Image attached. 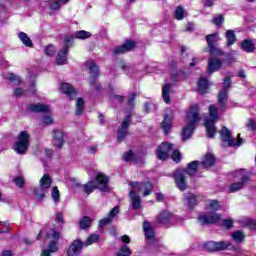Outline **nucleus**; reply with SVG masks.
Listing matches in <instances>:
<instances>
[{
	"label": "nucleus",
	"instance_id": "obj_44",
	"mask_svg": "<svg viewBox=\"0 0 256 256\" xmlns=\"http://www.w3.org/2000/svg\"><path fill=\"white\" fill-rule=\"evenodd\" d=\"M51 197L54 203H59V201H61V194L59 193V188L57 187L52 188Z\"/></svg>",
	"mask_w": 256,
	"mask_h": 256
},
{
	"label": "nucleus",
	"instance_id": "obj_50",
	"mask_svg": "<svg viewBox=\"0 0 256 256\" xmlns=\"http://www.w3.org/2000/svg\"><path fill=\"white\" fill-rule=\"evenodd\" d=\"M45 54L48 55V57H53L55 55V46L53 45H48L44 49Z\"/></svg>",
	"mask_w": 256,
	"mask_h": 256
},
{
	"label": "nucleus",
	"instance_id": "obj_41",
	"mask_svg": "<svg viewBox=\"0 0 256 256\" xmlns=\"http://www.w3.org/2000/svg\"><path fill=\"white\" fill-rule=\"evenodd\" d=\"M6 79H8V81H10V83H13V85H20V83H22L21 77L15 75L13 73L7 74Z\"/></svg>",
	"mask_w": 256,
	"mask_h": 256
},
{
	"label": "nucleus",
	"instance_id": "obj_62",
	"mask_svg": "<svg viewBox=\"0 0 256 256\" xmlns=\"http://www.w3.org/2000/svg\"><path fill=\"white\" fill-rule=\"evenodd\" d=\"M205 7H213V0H203Z\"/></svg>",
	"mask_w": 256,
	"mask_h": 256
},
{
	"label": "nucleus",
	"instance_id": "obj_7",
	"mask_svg": "<svg viewBox=\"0 0 256 256\" xmlns=\"http://www.w3.org/2000/svg\"><path fill=\"white\" fill-rule=\"evenodd\" d=\"M129 185L131 187L130 191H134L136 195L137 193H142L143 197H149L153 193V184L151 182L131 181Z\"/></svg>",
	"mask_w": 256,
	"mask_h": 256
},
{
	"label": "nucleus",
	"instance_id": "obj_58",
	"mask_svg": "<svg viewBox=\"0 0 256 256\" xmlns=\"http://www.w3.org/2000/svg\"><path fill=\"white\" fill-rule=\"evenodd\" d=\"M246 127H248L251 131H256V122L254 120H249Z\"/></svg>",
	"mask_w": 256,
	"mask_h": 256
},
{
	"label": "nucleus",
	"instance_id": "obj_22",
	"mask_svg": "<svg viewBox=\"0 0 256 256\" xmlns=\"http://www.w3.org/2000/svg\"><path fill=\"white\" fill-rule=\"evenodd\" d=\"M129 197L131 199L132 209H141V196L135 193V190H130Z\"/></svg>",
	"mask_w": 256,
	"mask_h": 256
},
{
	"label": "nucleus",
	"instance_id": "obj_32",
	"mask_svg": "<svg viewBox=\"0 0 256 256\" xmlns=\"http://www.w3.org/2000/svg\"><path fill=\"white\" fill-rule=\"evenodd\" d=\"M171 220V213L169 211H162L159 215H158V223H161L162 225H167V223H169V221Z\"/></svg>",
	"mask_w": 256,
	"mask_h": 256
},
{
	"label": "nucleus",
	"instance_id": "obj_21",
	"mask_svg": "<svg viewBox=\"0 0 256 256\" xmlns=\"http://www.w3.org/2000/svg\"><path fill=\"white\" fill-rule=\"evenodd\" d=\"M64 134L61 130H55L54 136H53V145L57 147V149H61L63 147V143H65L64 140Z\"/></svg>",
	"mask_w": 256,
	"mask_h": 256
},
{
	"label": "nucleus",
	"instance_id": "obj_59",
	"mask_svg": "<svg viewBox=\"0 0 256 256\" xmlns=\"http://www.w3.org/2000/svg\"><path fill=\"white\" fill-rule=\"evenodd\" d=\"M137 97L136 93H132L130 95V98L128 99V105H130L131 107H133V105H135V98Z\"/></svg>",
	"mask_w": 256,
	"mask_h": 256
},
{
	"label": "nucleus",
	"instance_id": "obj_30",
	"mask_svg": "<svg viewBox=\"0 0 256 256\" xmlns=\"http://www.w3.org/2000/svg\"><path fill=\"white\" fill-rule=\"evenodd\" d=\"M187 10L181 6H177L174 11V17L177 21H183L187 17Z\"/></svg>",
	"mask_w": 256,
	"mask_h": 256
},
{
	"label": "nucleus",
	"instance_id": "obj_2",
	"mask_svg": "<svg viewBox=\"0 0 256 256\" xmlns=\"http://www.w3.org/2000/svg\"><path fill=\"white\" fill-rule=\"evenodd\" d=\"M186 126L182 130V139L183 141L189 139L191 135H193V131H195V127H197V123L201 121V117L199 116V106L194 104L190 106L186 114Z\"/></svg>",
	"mask_w": 256,
	"mask_h": 256
},
{
	"label": "nucleus",
	"instance_id": "obj_49",
	"mask_svg": "<svg viewBox=\"0 0 256 256\" xmlns=\"http://www.w3.org/2000/svg\"><path fill=\"white\" fill-rule=\"evenodd\" d=\"M118 67H119L120 69H122V71H124V73H126V75H129V71L131 70V66L126 65L125 62H123V61L120 60V61L118 62Z\"/></svg>",
	"mask_w": 256,
	"mask_h": 256
},
{
	"label": "nucleus",
	"instance_id": "obj_53",
	"mask_svg": "<svg viewBox=\"0 0 256 256\" xmlns=\"http://www.w3.org/2000/svg\"><path fill=\"white\" fill-rule=\"evenodd\" d=\"M14 183L17 187H23V185H25V180L23 179V177L18 176L16 178H14Z\"/></svg>",
	"mask_w": 256,
	"mask_h": 256
},
{
	"label": "nucleus",
	"instance_id": "obj_31",
	"mask_svg": "<svg viewBox=\"0 0 256 256\" xmlns=\"http://www.w3.org/2000/svg\"><path fill=\"white\" fill-rule=\"evenodd\" d=\"M171 123H173V116L166 115L164 121L162 122V129L165 135H167L169 131H171Z\"/></svg>",
	"mask_w": 256,
	"mask_h": 256
},
{
	"label": "nucleus",
	"instance_id": "obj_56",
	"mask_svg": "<svg viewBox=\"0 0 256 256\" xmlns=\"http://www.w3.org/2000/svg\"><path fill=\"white\" fill-rule=\"evenodd\" d=\"M42 123L44 125H53V118L51 116H44L42 118Z\"/></svg>",
	"mask_w": 256,
	"mask_h": 256
},
{
	"label": "nucleus",
	"instance_id": "obj_47",
	"mask_svg": "<svg viewBox=\"0 0 256 256\" xmlns=\"http://www.w3.org/2000/svg\"><path fill=\"white\" fill-rule=\"evenodd\" d=\"M89 37H91V33L84 30L77 31L75 33L76 39H89Z\"/></svg>",
	"mask_w": 256,
	"mask_h": 256
},
{
	"label": "nucleus",
	"instance_id": "obj_17",
	"mask_svg": "<svg viewBox=\"0 0 256 256\" xmlns=\"http://www.w3.org/2000/svg\"><path fill=\"white\" fill-rule=\"evenodd\" d=\"M223 63L220 59L212 57L208 60V73L211 75L212 73H216V71H219L221 69Z\"/></svg>",
	"mask_w": 256,
	"mask_h": 256
},
{
	"label": "nucleus",
	"instance_id": "obj_42",
	"mask_svg": "<svg viewBox=\"0 0 256 256\" xmlns=\"http://www.w3.org/2000/svg\"><path fill=\"white\" fill-rule=\"evenodd\" d=\"M84 108H85V101H83V98H78L76 100V115H82Z\"/></svg>",
	"mask_w": 256,
	"mask_h": 256
},
{
	"label": "nucleus",
	"instance_id": "obj_29",
	"mask_svg": "<svg viewBox=\"0 0 256 256\" xmlns=\"http://www.w3.org/2000/svg\"><path fill=\"white\" fill-rule=\"evenodd\" d=\"M86 67L92 77H97V75H99V67L97 66V64H95V61L88 60L86 62Z\"/></svg>",
	"mask_w": 256,
	"mask_h": 256
},
{
	"label": "nucleus",
	"instance_id": "obj_48",
	"mask_svg": "<svg viewBox=\"0 0 256 256\" xmlns=\"http://www.w3.org/2000/svg\"><path fill=\"white\" fill-rule=\"evenodd\" d=\"M225 21V18L221 14H216L212 20V23L214 25H222V23Z\"/></svg>",
	"mask_w": 256,
	"mask_h": 256
},
{
	"label": "nucleus",
	"instance_id": "obj_46",
	"mask_svg": "<svg viewBox=\"0 0 256 256\" xmlns=\"http://www.w3.org/2000/svg\"><path fill=\"white\" fill-rule=\"evenodd\" d=\"M91 218L85 216L80 220V229H87V227H91Z\"/></svg>",
	"mask_w": 256,
	"mask_h": 256
},
{
	"label": "nucleus",
	"instance_id": "obj_45",
	"mask_svg": "<svg viewBox=\"0 0 256 256\" xmlns=\"http://www.w3.org/2000/svg\"><path fill=\"white\" fill-rule=\"evenodd\" d=\"M97 241H99V235L92 234L88 237V239L85 241L83 245L89 247V245H93V243H97Z\"/></svg>",
	"mask_w": 256,
	"mask_h": 256
},
{
	"label": "nucleus",
	"instance_id": "obj_19",
	"mask_svg": "<svg viewBox=\"0 0 256 256\" xmlns=\"http://www.w3.org/2000/svg\"><path fill=\"white\" fill-rule=\"evenodd\" d=\"M29 111H32V113H50L51 106L43 103L31 104Z\"/></svg>",
	"mask_w": 256,
	"mask_h": 256
},
{
	"label": "nucleus",
	"instance_id": "obj_36",
	"mask_svg": "<svg viewBox=\"0 0 256 256\" xmlns=\"http://www.w3.org/2000/svg\"><path fill=\"white\" fill-rule=\"evenodd\" d=\"M208 89H209V83L207 82V79L201 78L198 81V92L199 93H207Z\"/></svg>",
	"mask_w": 256,
	"mask_h": 256
},
{
	"label": "nucleus",
	"instance_id": "obj_20",
	"mask_svg": "<svg viewBox=\"0 0 256 256\" xmlns=\"http://www.w3.org/2000/svg\"><path fill=\"white\" fill-rule=\"evenodd\" d=\"M119 215V206H115L108 214V217L103 218L99 221L100 227H105V225H109L111 221H113V218Z\"/></svg>",
	"mask_w": 256,
	"mask_h": 256
},
{
	"label": "nucleus",
	"instance_id": "obj_15",
	"mask_svg": "<svg viewBox=\"0 0 256 256\" xmlns=\"http://www.w3.org/2000/svg\"><path fill=\"white\" fill-rule=\"evenodd\" d=\"M83 245V242H81L80 240H74L68 247L67 255L79 256L81 254V250L83 249Z\"/></svg>",
	"mask_w": 256,
	"mask_h": 256
},
{
	"label": "nucleus",
	"instance_id": "obj_64",
	"mask_svg": "<svg viewBox=\"0 0 256 256\" xmlns=\"http://www.w3.org/2000/svg\"><path fill=\"white\" fill-rule=\"evenodd\" d=\"M2 256H12L11 251L6 250V251L2 252Z\"/></svg>",
	"mask_w": 256,
	"mask_h": 256
},
{
	"label": "nucleus",
	"instance_id": "obj_4",
	"mask_svg": "<svg viewBox=\"0 0 256 256\" xmlns=\"http://www.w3.org/2000/svg\"><path fill=\"white\" fill-rule=\"evenodd\" d=\"M43 233H46V237L50 242L48 244V249L42 250L41 256H51L52 253H57V251H59L57 243H59V239H61V233L56 230H50L49 232H47V230H41L36 237L37 241L41 239Z\"/></svg>",
	"mask_w": 256,
	"mask_h": 256
},
{
	"label": "nucleus",
	"instance_id": "obj_10",
	"mask_svg": "<svg viewBox=\"0 0 256 256\" xmlns=\"http://www.w3.org/2000/svg\"><path fill=\"white\" fill-rule=\"evenodd\" d=\"M18 141L14 144L13 149L18 155H25L29 149V133L22 131L17 137Z\"/></svg>",
	"mask_w": 256,
	"mask_h": 256
},
{
	"label": "nucleus",
	"instance_id": "obj_5",
	"mask_svg": "<svg viewBox=\"0 0 256 256\" xmlns=\"http://www.w3.org/2000/svg\"><path fill=\"white\" fill-rule=\"evenodd\" d=\"M96 183L97 185H95V182L90 181L85 184L84 193H86V195H91L95 189H99L101 193H109L111 191V188L109 187V177L105 174L98 173L96 175Z\"/></svg>",
	"mask_w": 256,
	"mask_h": 256
},
{
	"label": "nucleus",
	"instance_id": "obj_33",
	"mask_svg": "<svg viewBox=\"0 0 256 256\" xmlns=\"http://www.w3.org/2000/svg\"><path fill=\"white\" fill-rule=\"evenodd\" d=\"M171 93V84H165L162 88L163 101L167 104L171 103V98L169 94Z\"/></svg>",
	"mask_w": 256,
	"mask_h": 256
},
{
	"label": "nucleus",
	"instance_id": "obj_35",
	"mask_svg": "<svg viewBox=\"0 0 256 256\" xmlns=\"http://www.w3.org/2000/svg\"><path fill=\"white\" fill-rule=\"evenodd\" d=\"M61 5H63V3H61V0L47 1V7H49L51 11H59V9H61Z\"/></svg>",
	"mask_w": 256,
	"mask_h": 256
},
{
	"label": "nucleus",
	"instance_id": "obj_3",
	"mask_svg": "<svg viewBox=\"0 0 256 256\" xmlns=\"http://www.w3.org/2000/svg\"><path fill=\"white\" fill-rule=\"evenodd\" d=\"M221 209L222 206L219 201L211 200L208 205L209 211L198 217L200 225H213L221 221V214L217 213V211H221Z\"/></svg>",
	"mask_w": 256,
	"mask_h": 256
},
{
	"label": "nucleus",
	"instance_id": "obj_26",
	"mask_svg": "<svg viewBox=\"0 0 256 256\" xmlns=\"http://www.w3.org/2000/svg\"><path fill=\"white\" fill-rule=\"evenodd\" d=\"M143 229H144L146 239L148 240L154 239L155 230L153 229V225H151V223L144 222Z\"/></svg>",
	"mask_w": 256,
	"mask_h": 256
},
{
	"label": "nucleus",
	"instance_id": "obj_34",
	"mask_svg": "<svg viewBox=\"0 0 256 256\" xmlns=\"http://www.w3.org/2000/svg\"><path fill=\"white\" fill-rule=\"evenodd\" d=\"M18 38L20 39V41H22L25 47H33V42L31 41V38H29V36H27L25 32H20L18 34Z\"/></svg>",
	"mask_w": 256,
	"mask_h": 256
},
{
	"label": "nucleus",
	"instance_id": "obj_52",
	"mask_svg": "<svg viewBox=\"0 0 256 256\" xmlns=\"http://www.w3.org/2000/svg\"><path fill=\"white\" fill-rule=\"evenodd\" d=\"M123 159L124 161H133V159H135V154L130 150L124 154Z\"/></svg>",
	"mask_w": 256,
	"mask_h": 256
},
{
	"label": "nucleus",
	"instance_id": "obj_14",
	"mask_svg": "<svg viewBox=\"0 0 256 256\" xmlns=\"http://www.w3.org/2000/svg\"><path fill=\"white\" fill-rule=\"evenodd\" d=\"M135 49V41L127 40L123 45L114 48V55H123V53H128V51H133Z\"/></svg>",
	"mask_w": 256,
	"mask_h": 256
},
{
	"label": "nucleus",
	"instance_id": "obj_43",
	"mask_svg": "<svg viewBox=\"0 0 256 256\" xmlns=\"http://www.w3.org/2000/svg\"><path fill=\"white\" fill-rule=\"evenodd\" d=\"M131 249L127 245H123L117 252L116 256H131Z\"/></svg>",
	"mask_w": 256,
	"mask_h": 256
},
{
	"label": "nucleus",
	"instance_id": "obj_38",
	"mask_svg": "<svg viewBox=\"0 0 256 256\" xmlns=\"http://www.w3.org/2000/svg\"><path fill=\"white\" fill-rule=\"evenodd\" d=\"M241 49H243V51H246V53H252V51L255 49V45H253V42H251V40H244L241 43Z\"/></svg>",
	"mask_w": 256,
	"mask_h": 256
},
{
	"label": "nucleus",
	"instance_id": "obj_28",
	"mask_svg": "<svg viewBox=\"0 0 256 256\" xmlns=\"http://www.w3.org/2000/svg\"><path fill=\"white\" fill-rule=\"evenodd\" d=\"M184 199H185L189 209H193V207H195V205H197V203H199L197 196L192 193L185 194Z\"/></svg>",
	"mask_w": 256,
	"mask_h": 256
},
{
	"label": "nucleus",
	"instance_id": "obj_27",
	"mask_svg": "<svg viewBox=\"0 0 256 256\" xmlns=\"http://www.w3.org/2000/svg\"><path fill=\"white\" fill-rule=\"evenodd\" d=\"M33 194L37 201H43L45 195H47V189L39 185L34 188Z\"/></svg>",
	"mask_w": 256,
	"mask_h": 256
},
{
	"label": "nucleus",
	"instance_id": "obj_24",
	"mask_svg": "<svg viewBox=\"0 0 256 256\" xmlns=\"http://www.w3.org/2000/svg\"><path fill=\"white\" fill-rule=\"evenodd\" d=\"M200 165H203L205 169H209V167H213V165H215V156L211 153L206 154L203 160L200 162Z\"/></svg>",
	"mask_w": 256,
	"mask_h": 256
},
{
	"label": "nucleus",
	"instance_id": "obj_63",
	"mask_svg": "<svg viewBox=\"0 0 256 256\" xmlns=\"http://www.w3.org/2000/svg\"><path fill=\"white\" fill-rule=\"evenodd\" d=\"M56 221H57L58 223H63V214L57 213V214H56Z\"/></svg>",
	"mask_w": 256,
	"mask_h": 256
},
{
	"label": "nucleus",
	"instance_id": "obj_51",
	"mask_svg": "<svg viewBox=\"0 0 256 256\" xmlns=\"http://www.w3.org/2000/svg\"><path fill=\"white\" fill-rule=\"evenodd\" d=\"M14 95L15 97H23L27 95V91L23 90V88H15Z\"/></svg>",
	"mask_w": 256,
	"mask_h": 256
},
{
	"label": "nucleus",
	"instance_id": "obj_37",
	"mask_svg": "<svg viewBox=\"0 0 256 256\" xmlns=\"http://www.w3.org/2000/svg\"><path fill=\"white\" fill-rule=\"evenodd\" d=\"M231 238L235 243H243L245 241V234L241 230H237L232 233Z\"/></svg>",
	"mask_w": 256,
	"mask_h": 256
},
{
	"label": "nucleus",
	"instance_id": "obj_55",
	"mask_svg": "<svg viewBox=\"0 0 256 256\" xmlns=\"http://www.w3.org/2000/svg\"><path fill=\"white\" fill-rule=\"evenodd\" d=\"M222 225L223 227H225L226 229H231V227H233V220L231 219H225L222 221Z\"/></svg>",
	"mask_w": 256,
	"mask_h": 256
},
{
	"label": "nucleus",
	"instance_id": "obj_6",
	"mask_svg": "<svg viewBox=\"0 0 256 256\" xmlns=\"http://www.w3.org/2000/svg\"><path fill=\"white\" fill-rule=\"evenodd\" d=\"M219 121V111L217 107L211 105L209 107V118L206 119L204 126L206 127L207 135L210 139H213L217 134V128H215V123Z\"/></svg>",
	"mask_w": 256,
	"mask_h": 256
},
{
	"label": "nucleus",
	"instance_id": "obj_25",
	"mask_svg": "<svg viewBox=\"0 0 256 256\" xmlns=\"http://www.w3.org/2000/svg\"><path fill=\"white\" fill-rule=\"evenodd\" d=\"M51 185H53V179L49 174H44L39 180V186L47 190L51 189Z\"/></svg>",
	"mask_w": 256,
	"mask_h": 256
},
{
	"label": "nucleus",
	"instance_id": "obj_61",
	"mask_svg": "<svg viewBox=\"0 0 256 256\" xmlns=\"http://www.w3.org/2000/svg\"><path fill=\"white\" fill-rule=\"evenodd\" d=\"M121 241H122V243H125V245H129V243H131V238H129L128 235H123L121 237Z\"/></svg>",
	"mask_w": 256,
	"mask_h": 256
},
{
	"label": "nucleus",
	"instance_id": "obj_1",
	"mask_svg": "<svg viewBox=\"0 0 256 256\" xmlns=\"http://www.w3.org/2000/svg\"><path fill=\"white\" fill-rule=\"evenodd\" d=\"M199 167H201V162L199 161H192L188 163L187 169L180 168L176 170L174 174V179L176 186L180 191H185L187 189V176L193 177L197 171L199 170Z\"/></svg>",
	"mask_w": 256,
	"mask_h": 256
},
{
	"label": "nucleus",
	"instance_id": "obj_12",
	"mask_svg": "<svg viewBox=\"0 0 256 256\" xmlns=\"http://www.w3.org/2000/svg\"><path fill=\"white\" fill-rule=\"evenodd\" d=\"M173 151V144L163 142L156 150L157 157L160 161H165L169 157V154Z\"/></svg>",
	"mask_w": 256,
	"mask_h": 256
},
{
	"label": "nucleus",
	"instance_id": "obj_18",
	"mask_svg": "<svg viewBox=\"0 0 256 256\" xmlns=\"http://www.w3.org/2000/svg\"><path fill=\"white\" fill-rule=\"evenodd\" d=\"M60 91H62L64 95H67V97L70 99H75V97H77V90L74 89V87L69 83H62L60 85Z\"/></svg>",
	"mask_w": 256,
	"mask_h": 256
},
{
	"label": "nucleus",
	"instance_id": "obj_60",
	"mask_svg": "<svg viewBox=\"0 0 256 256\" xmlns=\"http://www.w3.org/2000/svg\"><path fill=\"white\" fill-rule=\"evenodd\" d=\"M91 87H92V89H95V91H99V89H101V84L95 82V80H92Z\"/></svg>",
	"mask_w": 256,
	"mask_h": 256
},
{
	"label": "nucleus",
	"instance_id": "obj_8",
	"mask_svg": "<svg viewBox=\"0 0 256 256\" xmlns=\"http://www.w3.org/2000/svg\"><path fill=\"white\" fill-rule=\"evenodd\" d=\"M221 140L228 147H241L243 144V139H241V134H238L237 138L231 137V131L226 127H223L220 131Z\"/></svg>",
	"mask_w": 256,
	"mask_h": 256
},
{
	"label": "nucleus",
	"instance_id": "obj_39",
	"mask_svg": "<svg viewBox=\"0 0 256 256\" xmlns=\"http://www.w3.org/2000/svg\"><path fill=\"white\" fill-rule=\"evenodd\" d=\"M240 223L243 227H249V229H256V220L251 218H243L240 220Z\"/></svg>",
	"mask_w": 256,
	"mask_h": 256
},
{
	"label": "nucleus",
	"instance_id": "obj_57",
	"mask_svg": "<svg viewBox=\"0 0 256 256\" xmlns=\"http://www.w3.org/2000/svg\"><path fill=\"white\" fill-rule=\"evenodd\" d=\"M0 227H3V230H0V233H9V223L0 222Z\"/></svg>",
	"mask_w": 256,
	"mask_h": 256
},
{
	"label": "nucleus",
	"instance_id": "obj_11",
	"mask_svg": "<svg viewBox=\"0 0 256 256\" xmlns=\"http://www.w3.org/2000/svg\"><path fill=\"white\" fill-rule=\"evenodd\" d=\"M229 87H231V78L224 79L222 89L218 94V103L220 105L221 111H225V106L229 101L228 91Z\"/></svg>",
	"mask_w": 256,
	"mask_h": 256
},
{
	"label": "nucleus",
	"instance_id": "obj_23",
	"mask_svg": "<svg viewBox=\"0 0 256 256\" xmlns=\"http://www.w3.org/2000/svg\"><path fill=\"white\" fill-rule=\"evenodd\" d=\"M206 41L210 49V53H215V43L219 41V33L207 35Z\"/></svg>",
	"mask_w": 256,
	"mask_h": 256
},
{
	"label": "nucleus",
	"instance_id": "obj_9",
	"mask_svg": "<svg viewBox=\"0 0 256 256\" xmlns=\"http://www.w3.org/2000/svg\"><path fill=\"white\" fill-rule=\"evenodd\" d=\"M73 45V37L66 36L64 43L60 51L56 56V63L58 65H67V55L69 54V48Z\"/></svg>",
	"mask_w": 256,
	"mask_h": 256
},
{
	"label": "nucleus",
	"instance_id": "obj_40",
	"mask_svg": "<svg viewBox=\"0 0 256 256\" xmlns=\"http://www.w3.org/2000/svg\"><path fill=\"white\" fill-rule=\"evenodd\" d=\"M226 39H227V46L231 47L237 41V38L235 37V32L233 30H228L226 32Z\"/></svg>",
	"mask_w": 256,
	"mask_h": 256
},
{
	"label": "nucleus",
	"instance_id": "obj_54",
	"mask_svg": "<svg viewBox=\"0 0 256 256\" xmlns=\"http://www.w3.org/2000/svg\"><path fill=\"white\" fill-rule=\"evenodd\" d=\"M172 159L175 161V163H179L181 161V153H179L178 150H174L172 153Z\"/></svg>",
	"mask_w": 256,
	"mask_h": 256
},
{
	"label": "nucleus",
	"instance_id": "obj_16",
	"mask_svg": "<svg viewBox=\"0 0 256 256\" xmlns=\"http://www.w3.org/2000/svg\"><path fill=\"white\" fill-rule=\"evenodd\" d=\"M251 181V178L247 175H243L241 177V180L239 182H235L230 185L229 192L230 193H236V191H241L245 187L247 183Z\"/></svg>",
	"mask_w": 256,
	"mask_h": 256
},
{
	"label": "nucleus",
	"instance_id": "obj_13",
	"mask_svg": "<svg viewBox=\"0 0 256 256\" xmlns=\"http://www.w3.org/2000/svg\"><path fill=\"white\" fill-rule=\"evenodd\" d=\"M131 123V116H126L121 126L118 128L117 139L119 142L123 141L128 134L129 124Z\"/></svg>",
	"mask_w": 256,
	"mask_h": 256
}]
</instances>
